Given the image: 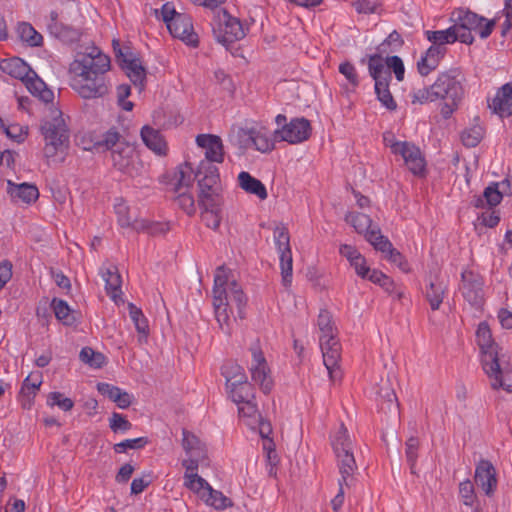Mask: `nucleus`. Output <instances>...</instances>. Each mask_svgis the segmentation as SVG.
Segmentation results:
<instances>
[{
  "instance_id": "5701e85b",
  "label": "nucleus",
  "mask_w": 512,
  "mask_h": 512,
  "mask_svg": "<svg viewBox=\"0 0 512 512\" xmlns=\"http://www.w3.org/2000/svg\"><path fill=\"white\" fill-rule=\"evenodd\" d=\"M448 292V285L439 277H435L429 281L425 290V299L429 303L430 308L436 311L440 308L444 298Z\"/></svg>"
},
{
  "instance_id": "393cba45",
  "label": "nucleus",
  "mask_w": 512,
  "mask_h": 512,
  "mask_svg": "<svg viewBox=\"0 0 512 512\" xmlns=\"http://www.w3.org/2000/svg\"><path fill=\"white\" fill-rule=\"evenodd\" d=\"M101 275L105 281V290L107 295L115 302L121 297L122 279L116 267H108L101 270Z\"/></svg>"
},
{
  "instance_id": "4be33fe9",
  "label": "nucleus",
  "mask_w": 512,
  "mask_h": 512,
  "mask_svg": "<svg viewBox=\"0 0 512 512\" xmlns=\"http://www.w3.org/2000/svg\"><path fill=\"white\" fill-rule=\"evenodd\" d=\"M447 52L446 46H435L431 45L425 52L423 56H421L420 60L417 62L418 72L422 76H427L433 70H435L441 59Z\"/></svg>"
},
{
  "instance_id": "c03bdc74",
  "label": "nucleus",
  "mask_w": 512,
  "mask_h": 512,
  "mask_svg": "<svg viewBox=\"0 0 512 512\" xmlns=\"http://www.w3.org/2000/svg\"><path fill=\"white\" fill-rule=\"evenodd\" d=\"M238 413L241 418L246 420V424L251 428L256 426L257 419H260L261 416L255 400H250L238 405Z\"/></svg>"
},
{
  "instance_id": "bb28decb",
  "label": "nucleus",
  "mask_w": 512,
  "mask_h": 512,
  "mask_svg": "<svg viewBox=\"0 0 512 512\" xmlns=\"http://www.w3.org/2000/svg\"><path fill=\"white\" fill-rule=\"evenodd\" d=\"M0 67L3 72L9 74L13 78L21 80L22 82H24L29 75L31 76V72L33 71L25 61L18 57L4 60Z\"/></svg>"
},
{
  "instance_id": "de8ad7c7",
  "label": "nucleus",
  "mask_w": 512,
  "mask_h": 512,
  "mask_svg": "<svg viewBox=\"0 0 512 512\" xmlns=\"http://www.w3.org/2000/svg\"><path fill=\"white\" fill-rule=\"evenodd\" d=\"M117 203H115V213L117 215L118 224L122 228H131L135 230L136 221H140V219H132L129 215V207L123 202L122 199H117Z\"/></svg>"
},
{
  "instance_id": "ea45409f",
  "label": "nucleus",
  "mask_w": 512,
  "mask_h": 512,
  "mask_svg": "<svg viewBox=\"0 0 512 512\" xmlns=\"http://www.w3.org/2000/svg\"><path fill=\"white\" fill-rule=\"evenodd\" d=\"M129 315L133 321L137 332L140 334L139 342L146 341L149 334L148 321L141 309L137 308L134 304H129Z\"/></svg>"
},
{
  "instance_id": "6e6d98bb",
  "label": "nucleus",
  "mask_w": 512,
  "mask_h": 512,
  "mask_svg": "<svg viewBox=\"0 0 512 512\" xmlns=\"http://www.w3.org/2000/svg\"><path fill=\"white\" fill-rule=\"evenodd\" d=\"M79 358L82 362L89 364L94 368H101L105 364V356L100 352H95L90 347H84L80 351Z\"/></svg>"
},
{
  "instance_id": "f03ea898",
  "label": "nucleus",
  "mask_w": 512,
  "mask_h": 512,
  "mask_svg": "<svg viewBox=\"0 0 512 512\" xmlns=\"http://www.w3.org/2000/svg\"><path fill=\"white\" fill-rule=\"evenodd\" d=\"M463 82L464 76L459 69L442 72L432 85L413 90L411 102L422 105L440 101V114L444 119H449L464 97Z\"/></svg>"
},
{
  "instance_id": "052dcab7",
  "label": "nucleus",
  "mask_w": 512,
  "mask_h": 512,
  "mask_svg": "<svg viewBox=\"0 0 512 512\" xmlns=\"http://www.w3.org/2000/svg\"><path fill=\"white\" fill-rule=\"evenodd\" d=\"M459 495L464 505L473 506L476 501L474 486L470 480H465L459 484Z\"/></svg>"
},
{
  "instance_id": "a878e982",
  "label": "nucleus",
  "mask_w": 512,
  "mask_h": 512,
  "mask_svg": "<svg viewBox=\"0 0 512 512\" xmlns=\"http://www.w3.org/2000/svg\"><path fill=\"white\" fill-rule=\"evenodd\" d=\"M121 67L126 71L127 76L133 82L135 86L139 87L141 91L144 88L146 80V70L143 67L140 59L131 57L129 59H123Z\"/></svg>"
},
{
  "instance_id": "7c9ffc66",
  "label": "nucleus",
  "mask_w": 512,
  "mask_h": 512,
  "mask_svg": "<svg viewBox=\"0 0 512 512\" xmlns=\"http://www.w3.org/2000/svg\"><path fill=\"white\" fill-rule=\"evenodd\" d=\"M230 396L233 402L240 405L241 403L255 400V389L245 378L244 380L231 383Z\"/></svg>"
},
{
  "instance_id": "f3484780",
  "label": "nucleus",
  "mask_w": 512,
  "mask_h": 512,
  "mask_svg": "<svg viewBox=\"0 0 512 512\" xmlns=\"http://www.w3.org/2000/svg\"><path fill=\"white\" fill-rule=\"evenodd\" d=\"M167 28L173 37L179 38L192 46L198 44V36L194 32L192 18L188 14H179Z\"/></svg>"
},
{
  "instance_id": "3c124183",
  "label": "nucleus",
  "mask_w": 512,
  "mask_h": 512,
  "mask_svg": "<svg viewBox=\"0 0 512 512\" xmlns=\"http://www.w3.org/2000/svg\"><path fill=\"white\" fill-rule=\"evenodd\" d=\"M351 440L348 431L343 424H341L338 432L332 437V447L335 454L351 450Z\"/></svg>"
},
{
  "instance_id": "1a4fd4ad",
  "label": "nucleus",
  "mask_w": 512,
  "mask_h": 512,
  "mask_svg": "<svg viewBox=\"0 0 512 512\" xmlns=\"http://www.w3.org/2000/svg\"><path fill=\"white\" fill-rule=\"evenodd\" d=\"M112 164L115 169L129 177H137L141 174L143 164L138 158L135 148L129 143L120 144L111 152Z\"/></svg>"
},
{
  "instance_id": "9d476101",
  "label": "nucleus",
  "mask_w": 512,
  "mask_h": 512,
  "mask_svg": "<svg viewBox=\"0 0 512 512\" xmlns=\"http://www.w3.org/2000/svg\"><path fill=\"white\" fill-rule=\"evenodd\" d=\"M250 352L252 356L249 367L251 378L260 386L263 393L268 394L272 390L273 381L270 376V369L266 358L258 342L251 345Z\"/></svg>"
},
{
  "instance_id": "cd10ccee",
  "label": "nucleus",
  "mask_w": 512,
  "mask_h": 512,
  "mask_svg": "<svg viewBox=\"0 0 512 512\" xmlns=\"http://www.w3.org/2000/svg\"><path fill=\"white\" fill-rule=\"evenodd\" d=\"M367 65L369 75L372 77L375 84L379 83V81H391V72L387 69L385 61L380 54L369 55Z\"/></svg>"
},
{
  "instance_id": "4468645a",
  "label": "nucleus",
  "mask_w": 512,
  "mask_h": 512,
  "mask_svg": "<svg viewBox=\"0 0 512 512\" xmlns=\"http://www.w3.org/2000/svg\"><path fill=\"white\" fill-rule=\"evenodd\" d=\"M476 342L481 352L482 367L489 364L496 366L499 358L498 345L495 343L491 329L487 322H480L476 330Z\"/></svg>"
},
{
  "instance_id": "a211bd4d",
  "label": "nucleus",
  "mask_w": 512,
  "mask_h": 512,
  "mask_svg": "<svg viewBox=\"0 0 512 512\" xmlns=\"http://www.w3.org/2000/svg\"><path fill=\"white\" fill-rule=\"evenodd\" d=\"M475 482L487 496H492L497 488L496 470L489 460L482 459L475 468Z\"/></svg>"
},
{
  "instance_id": "473e14b6",
  "label": "nucleus",
  "mask_w": 512,
  "mask_h": 512,
  "mask_svg": "<svg viewBox=\"0 0 512 512\" xmlns=\"http://www.w3.org/2000/svg\"><path fill=\"white\" fill-rule=\"evenodd\" d=\"M377 394L381 410L385 412L398 411L399 404L397 401L396 393L388 382H385L380 386Z\"/></svg>"
},
{
  "instance_id": "aec40b11",
  "label": "nucleus",
  "mask_w": 512,
  "mask_h": 512,
  "mask_svg": "<svg viewBox=\"0 0 512 512\" xmlns=\"http://www.w3.org/2000/svg\"><path fill=\"white\" fill-rule=\"evenodd\" d=\"M493 113L500 117L512 116V82L498 89L494 98L488 103Z\"/></svg>"
},
{
  "instance_id": "ddd939ff",
  "label": "nucleus",
  "mask_w": 512,
  "mask_h": 512,
  "mask_svg": "<svg viewBox=\"0 0 512 512\" xmlns=\"http://www.w3.org/2000/svg\"><path fill=\"white\" fill-rule=\"evenodd\" d=\"M484 281L479 273L465 269L461 273L460 291L472 306H480L484 299Z\"/></svg>"
},
{
  "instance_id": "6e6552de",
  "label": "nucleus",
  "mask_w": 512,
  "mask_h": 512,
  "mask_svg": "<svg viewBox=\"0 0 512 512\" xmlns=\"http://www.w3.org/2000/svg\"><path fill=\"white\" fill-rule=\"evenodd\" d=\"M346 221L350 223L355 230L364 234L365 239L373 245L375 249H384L390 246V241L387 237L381 234L380 228L373 225L372 219L364 213H349L346 216Z\"/></svg>"
},
{
  "instance_id": "680f3d73",
  "label": "nucleus",
  "mask_w": 512,
  "mask_h": 512,
  "mask_svg": "<svg viewBox=\"0 0 512 512\" xmlns=\"http://www.w3.org/2000/svg\"><path fill=\"white\" fill-rule=\"evenodd\" d=\"M193 172V168L190 163H185L184 166H181L176 173L177 183L175 185V190L179 192L183 187H189L192 183L191 173Z\"/></svg>"
},
{
  "instance_id": "8fccbe9b",
  "label": "nucleus",
  "mask_w": 512,
  "mask_h": 512,
  "mask_svg": "<svg viewBox=\"0 0 512 512\" xmlns=\"http://www.w3.org/2000/svg\"><path fill=\"white\" fill-rule=\"evenodd\" d=\"M229 284L225 269L218 267L214 277L213 299H217L218 296L220 298H228L227 289Z\"/></svg>"
},
{
  "instance_id": "412c9836",
  "label": "nucleus",
  "mask_w": 512,
  "mask_h": 512,
  "mask_svg": "<svg viewBox=\"0 0 512 512\" xmlns=\"http://www.w3.org/2000/svg\"><path fill=\"white\" fill-rule=\"evenodd\" d=\"M58 17L59 15L56 11L50 12L49 21L47 23L49 32L56 38L65 42L78 41L81 35L79 30L72 26L63 24L58 20Z\"/></svg>"
},
{
  "instance_id": "f704fd0d",
  "label": "nucleus",
  "mask_w": 512,
  "mask_h": 512,
  "mask_svg": "<svg viewBox=\"0 0 512 512\" xmlns=\"http://www.w3.org/2000/svg\"><path fill=\"white\" fill-rule=\"evenodd\" d=\"M425 34L427 39L435 46H445L460 41L453 25L445 30L426 31Z\"/></svg>"
},
{
  "instance_id": "5fc2aeb1",
  "label": "nucleus",
  "mask_w": 512,
  "mask_h": 512,
  "mask_svg": "<svg viewBox=\"0 0 512 512\" xmlns=\"http://www.w3.org/2000/svg\"><path fill=\"white\" fill-rule=\"evenodd\" d=\"M0 126L3 128L6 136L11 140L22 143L28 135V127L20 124L5 125L3 119L0 117Z\"/></svg>"
},
{
  "instance_id": "338daca9",
  "label": "nucleus",
  "mask_w": 512,
  "mask_h": 512,
  "mask_svg": "<svg viewBox=\"0 0 512 512\" xmlns=\"http://www.w3.org/2000/svg\"><path fill=\"white\" fill-rule=\"evenodd\" d=\"M201 217L207 227L213 230L219 228L221 222L220 209L203 210Z\"/></svg>"
},
{
  "instance_id": "39448f33",
  "label": "nucleus",
  "mask_w": 512,
  "mask_h": 512,
  "mask_svg": "<svg viewBox=\"0 0 512 512\" xmlns=\"http://www.w3.org/2000/svg\"><path fill=\"white\" fill-rule=\"evenodd\" d=\"M199 186L198 201L203 210L219 209L221 197L219 194V171L215 165L208 162L199 164L195 172Z\"/></svg>"
},
{
  "instance_id": "58836bf2",
  "label": "nucleus",
  "mask_w": 512,
  "mask_h": 512,
  "mask_svg": "<svg viewBox=\"0 0 512 512\" xmlns=\"http://www.w3.org/2000/svg\"><path fill=\"white\" fill-rule=\"evenodd\" d=\"M227 292L229 306L235 304L238 309L239 317L243 318V308L247 303V297L244 294L242 287L236 281H231L228 286Z\"/></svg>"
},
{
  "instance_id": "f8f14e48",
  "label": "nucleus",
  "mask_w": 512,
  "mask_h": 512,
  "mask_svg": "<svg viewBox=\"0 0 512 512\" xmlns=\"http://www.w3.org/2000/svg\"><path fill=\"white\" fill-rule=\"evenodd\" d=\"M391 151L400 155L407 168L415 176H423L426 171V161L418 147L410 142H395L391 145Z\"/></svg>"
},
{
  "instance_id": "0eeeda50",
  "label": "nucleus",
  "mask_w": 512,
  "mask_h": 512,
  "mask_svg": "<svg viewBox=\"0 0 512 512\" xmlns=\"http://www.w3.org/2000/svg\"><path fill=\"white\" fill-rule=\"evenodd\" d=\"M274 242L279 253L282 284L288 288L293 278V258L290 247V235L285 226H277L274 229Z\"/></svg>"
},
{
  "instance_id": "37998d69",
  "label": "nucleus",
  "mask_w": 512,
  "mask_h": 512,
  "mask_svg": "<svg viewBox=\"0 0 512 512\" xmlns=\"http://www.w3.org/2000/svg\"><path fill=\"white\" fill-rule=\"evenodd\" d=\"M390 82L391 81H379V83L374 85V89L377 99L381 102L382 106L390 111H394L397 108V103L390 92Z\"/></svg>"
},
{
  "instance_id": "423d86ee",
  "label": "nucleus",
  "mask_w": 512,
  "mask_h": 512,
  "mask_svg": "<svg viewBox=\"0 0 512 512\" xmlns=\"http://www.w3.org/2000/svg\"><path fill=\"white\" fill-rule=\"evenodd\" d=\"M212 31L216 41L224 46L241 40L246 35L240 20L231 16L225 9L215 12Z\"/></svg>"
},
{
  "instance_id": "c756f323",
  "label": "nucleus",
  "mask_w": 512,
  "mask_h": 512,
  "mask_svg": "<svg viewBox=\"0 0 512 512\" xmlns=\"http://www.w3.org/2000/svg\"><path fill=\"white\" fill-rule=\"evenodd\" d=\"M141 138L144 144L158 155L166 153V142L158 130L150 126L141 129Z\"/></svg>"
},
{
  "instance_id": "4c0bfd02",
  "label": "nucleus",
  "mask_w": 512,
  "mask_h": 512,
  "mask_svg": "<svg viewBox=\"0 0 512 512\" xmlns=\"http://www.w3.org/2000/svg\"><path fill=\"white\" fill-rule=\"evenodd\" d=\"M17 33L21 41L31 47H37L43 43L42 35L30 23H20L17 27Z\"/></svg>"
},
{
  "instance_id": "20e7f679",
  "label": "nucleus",
  "mask_w": 512,
  "mask_h": 512,
  "mask_svg": "<svg viewBox=\"0 0 512 512\" xmlns=\"http://www.w3.org/2000/svg\"><path fill=\"white\" fill-rule=\"evenodd\" d=\"M453 26L460 38V42L471 45L474 42L472 32L477 33L481 39L488 38L495 25L497 19L487 20L468 9H457L451 15Z\"/></svg>"
},
{
  "instance_id": "6ab92c4d",
  "label": "nucleus",
  "mask_w": 512,
  "mask_h": 512,
  "mask_svg": "<svg viewBox=\"0 0 512 512\" xmlns=\"http://www.w3.org/2000/svg\"><path fill=\"white\" fill-rule=\"evenodd\" d=\"M483 370L490 379L492 389L498 390L502 388L509 393L512 392V367L502 368L498 359L496 360V366L489 364Z\"/></svg>"
},
{
  "instance_id": "f257e3e1",
  "label": "nucleus",
  "mask_w": 512,
  "mask_h": 512,
  "mask_svg": "<svg viewBox=\"0 0 512 512\" xmlns=\"http://www.w3.org/2000/svg\"><path fill=\"white\" fill-rule=\"evenodd\" d=\"M111 61L98 47H87L85 52L77 53L69 65L71 88L83 99L102 98L109 92L106 73Z\"/></svg>"
},
{
  "instance_id": "72a5a7b5",
  "label": "nucleus",
  "mask_w": 512,
  "mask_h": 512,
  "mask_svg": "<svg viewBox=\"0 0 512 512\" xmlns=\"http://www.w3.org/2000/svg\"><path fill=\"white\" fill-rule=\"evenodd\" d=\"M248 135L257 151L268 153L275 147L274 141L276 139H272L269 133L264 130L250 129Z\"/></svg>"
},
{
  "instance_id": "dca6fc26",
  "label": "nucleus",
  "mask_w": 512,
  "mask_h": 512,
  "mask_svg": "<svg viewBox=\"0 0 512 512\" xmlns=\"http://www.w3.org/2000/svg\"><path fill=\"white\" fill-rule=\"evenodd\" d=\"M196 144L204 150L205 159L201 160L199 164L208 162L222 163L224 161V146L222 139L214 134H199L196 137Z\"/></svg>"
},
{
  "instance_id": "c9c22d12",
  "label": "nucleus",
  "mask_w": 512,
  "mask_h": 512,
  "mask_svg": "<svg viewBox=\"0 0 512 512\" xmlns=\"http://www.w3.org/2000/svg\"><path fill=\"white\" fill-rule=\"evenodd\" d=\"M213 307L215 311V317L220 325V328L225 333H229L231 319L228 313V298H220V296H218L217 299H213Z\"/></svg>"
},
{
  "instance_id": "a19ab883",
  "label": "nucleus",
  "mask_w": 512,
  "mask_h": 512,
  "mask_svg": "<svg viewBox=\"0 0 512 512\" xmlns=\"http://www.w3.org/2000/svg\"><path fill=\"white\" fill-rule=\"evenodd\" d=\"M51 307L55 317L64 325L70 326L75 323V317L66 301L54 298L51 302Z\"/></svg>"
},
{
  "instance_id": "b1692460",
  "label": "nucleus",
  "mask_w": 512,
  "mask_h": 512,
  "mask_svg": "<svg viewBox=\"0 0 512 512\" xmlns=\"http://www.w3.org/2000/svg\"><path fill=\"white\" fill-rule=\"evenodd\" d=\"M335 455L340 473L338 483H344L345 486L349 487L352 484L354 472L357 470L354 455L351 450Z\"/></svg>"
},
{
  "instance_id": "a18cd8bd",
  "label": "nucleus",
  "mask_w": 512,
  "mask_h": 512,
  "mask_svg": "<svg viewBox=\"0 0 512 512\" xmlns=\"http://www.w3.org/2000/svg\"><path fill=\"white\" fill-rule=\"evenodd\" d=\"M317 325L320 330V337L319 340L324 339H330L335 338V327L332 322V316L329 311L327 310H321L318 319H317Z\"/></svg>"
},
{
  "instance_id": "bf43d9fd",
  "label": "nucleus",
  "mask_w": 512,
  "mask_h": 512,
  "mask_svg": "<svg viewBox=\"0 0 512 512\" xmlns=\"http://www.w3.org/2000/svg\"><path fill=\"white\" fill-rule=\"evenodd\" d=\"M379 251L383 253H387V259L392 262L393 264L397 265V267L404 271H409V265L406 261L405 257L395 248H393L392 244L390 243V246L388 248L384 249H378Z\"/></svg>"
},
{
  "instance_id": "09e8293b",
  "label": "nucleus",
  "mask_w": 512,
  "mask_h": 512,
  "mask_svg": "<svg viewBox=\"0 0 512 512\" xmlns=\"http://www.w3.org/2000/svg\"><path fill=\"white\" fill-rule=\"evenodd\" d=\"M170 230V227L167 223L160 222H149L145 219H140V221H136L135 231L137 232H147L150 235H162L167 233Z\"/></svg>"
},
{
  "instance_id": "2eb2a0df",
  "label": "nucleus",
  "mask_w": 512,
  "mask_h": 512,
  "mask_svg": "<svg viewBox=\"0 0 512 512\" xmlns=\"http://www.w3.org/2000/svg\"><path fill=\"white\" fill-rule=\"evenodd\" d=\"M320 348L323 356V363L328 371L331 381L341 378L342 373L339 368V360L341 357V346L336 338L319 340Z\"/></svg>"
},
{
  "instance_id": "79ce46f5",
  "label": "nucleus",
  "mask_w": 512,
  "mask_h": 512,
  "mask_svg": "<svg viewBox=\"0 0 512 512\" xmlns=\"http://www.w3.org/2000/svg\"><path fill=\"white\" fill-rule=\"evenodd\" d=\"M201 499H204L208 505L218 510L232 506L230 498L226 497L222 492L214 490L212 487H209L205 493L201 494Z\"/></svg>"
},
{
  "instance_id": "e2e57ef3",
  "label": "nucleus",
  "mask_w": 512,
  "mask_h": 512,
  "mask_svg": "<svg viewBox=\"0 0 512 512\" xmlns=\"http://www.w3.org/2000/svg\"><path fill=\"white\" fill-rule=\"evenodd\" d=\"M109 427L114 433L126 432L132 428V424L124 415L113 412L109 418Z\"/></svg>"
},
{
  "instance_id": "69168bd1",
  "label": "nucleus",
  "mask_w": 512,
  "mask_h": 512,
  "mask_svg": "<svg viewBox=\"0 0 512 512\" xmlns=\"http://www.w3.org/2000/svg\"><path fill=\"white\" fill-rule=\"evenodd\" d=\"M385 64L390 72L391 70L394 72L398 81H402L404 79L405 67L402 59L399 56H388L385 59Z\"/></svg>"
},
{
  "instance_id": "864d4df0",
  "label": "nucleus",
  "mask_w": 512,
  "mask_h": 512,
  "mask_svg": "<svg viewBox=\"0 0 512 512\" xmlns=\"http://www.w3.org/2000/svg\"><path fill=\"white\" fill-rule=\"evenodd\" d=\"M128 143L125 139L119 134L116 128H111L102 136L101 141L97 144L100 147H105L107 150L113 152L114 149L120 148V144Z\"/></svg>"
},
{
  "instance_id": "603ef678",
  "label": "nucleus",
  "mask_w": 512,
  "mask_h": 512,
  "mask_svg": "<svg viewBox=\"0 0 512 512\" xmlns=\"http://www.w3.org/2000/svg\"><path fill=\"white\" fill-rule=\"evenodd\" d=\"M420 441L417 437H410L405 443V456L410 467V472L414 475L416 472V463L418 458V450Z\"/></svg>"
},
{
  "instance_id": "7ed1b4c3",
  "label": "nucleus",
  "mask_w": 512,
  "mask_h": 512,
  "mask_svg": "<svg viewBox=\"0 0 512 512\" xmlns=\"http://www.w3.org/2000/svg\"><path fill=\"white\" fill-rule=\"evenodd\" d=\"M40 132L44 139L43 156L50 162H63L70 143V130L62 112L49 107V114L41 121Z\"/></svg>"
},
{
  "instance_id": "2f4dec72",
  "label": "nucleus",
  "mask_w": 512,
  "mask_h": 512,
  "mask_svg": "<svg viewBox=\"0 0 512 512\" xmlns=\"http://www.w3.org/2000/svg\"><path fill=\"white\" fill-rule=\"evenodd\" d=\"M182 447L187 455L207 457L205 444L187 429L182 430Z\"/></svg>"
},
{
  "instance_id": "0e129e2a",
  "label": "nucleus",
  "mask_w": 512,
  "mask_h": 512,
  "mask_svg": "<svg viewBox=\"0 0 512 512\" xmlns=\"http://www.w3.org/2000/svg\"><path fill=\"white\" fill-rule=\"evenodd\" d=\"M148 443V439L146 437H139L134 439H126L120 443L114 445V450L116 453H124L129 449H141L145 447Z\"/></svg>"
},
{
  "instance_id": "e433bc0d",
  "label": "nucleus",
  "mask_w": 512,
  "mask_h": 512,
  "mask_svg": "<svg viewBox=\"0 0 512 512\" xmlns=\"http://www.w3.org/2000/svg\"><path fill=\"white\" fill-rule=\"evenodd\" d=\"M8 185L13 187L10 189L11 196L20 198L26 203L33 202L39 197V191L34 185L28 183L15 185L11 181H8Z\"/></svg>"
},
{
  "instance_id": "4d7b16f0",
  "label": "nucleus",
  "mask_w": 512,
  "mask_h": 512,
  "mask_svg": "<svg viewBox=\"0 0 512 512\" xmlns=\"http://www.w3.org/2000/svg\"><path fill=\"white\" fill-rule=\"evenodd\" d=\"M46 403L50 407L57 406L61 410L67 412L70 411L74 407V402L71 398L65 397L61 392H50L47 395Z\"/></svg>"
},
{
  "instance_id": "774afa93",
  "label": "nucleus",
  "mask_w": 512,
  "mask_h": 512,
  "mask_svg": "<svg viewBox=\"0 0 512 512\" xmlns=\"http://www.w3.org/2000/svg\"><path fill=\"white\" fill-rule=\"evenodd\" d=\"M339 72L345 76L347 81L353 86L357 87L359 85V78L356 71V68L350 62H343L339 65Z\"/></svg>"
},
{
  "instance_id": "13d9d810",
  "label": "nucleus",
  "mask_w": 512,
  "mask_h": 512,
  "mask_svg": "<svg viewBox=\"0 0 512 512\" xmlns=\"http://www.w3.org/2000/svg\"><path fill=\"white\" fill-rule=\"evenodd\" d=\"M483 137L482 128L474 126L469 129H465L461 134L462 143L466 147H476Z\"/></svg>"
},
{
  "instance_id": "c85d7f7f",
  "label": "nucleus",
  "mask_w": 512,
  "mask_h": 512,
  "mask_svg": "<svg viewBox=\"0 0 512 512\" xmlns=\"http://www.w3.org/2000/svg\"><path fill=\"white\" fill-rule=\"evenodd\" d=\"M238 183L245 192L256 195L261 200L266 199L268 196L265 185L246 171L239 173Z\"/></svg>"
},
{
  "instance_id": "49530a36",
  "label": "nucleus",
  "mask_w": 512,
  "mask_h": 512,
  "mask_svg": "<svg viewBox=\"0 0 512 512\" xmlns=\"http://www.w3.org/2000/svg\"><path fill=\"white\" fill-rule=\"evenodd\" d=\"M184 486L189 490L197 493L200 497L205 493L210 484L197 473H184Z\"/></svg>"
},
{
  "instance_id": "9b49d317",
  "label": "nucleus",
  "mask_w": 512,
  "mask_h": 512,
  "mask_svg": "<svg viewBox=\"0 0 512 512\" xmlns=\"http://www.w3.org/2000/svg\"><path fill=\"white\" fill-rule=\"evenodd\" d=\"M311 124L306 118H294L288 124L274 131V138L290 144L302 143L311 135Z\"/></svg>"
}]
</instances>
